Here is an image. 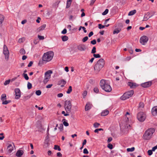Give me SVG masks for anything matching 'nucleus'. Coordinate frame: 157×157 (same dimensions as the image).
Masks as SVG:
<instances>
[{
    "instance_id": "obj_1",
    "label": "nucleus",
    "mask_w": 157,
    "mask_h": 157,
    "mask_svg": "<svg viewBox=\"0 0 157 157\" xmlns=\"http://www.w3.org/2000/svg\"><path fill=\"white\" fill-rule=\"evenodd\" d=\"M131 122L130 113L127 112L124 120L120 124L121 131L123 133H127L128 131L131 129Z\"/></svg>"
},
{
    "instance_id": "obj_2",
    "label": "nucleus",
    "mask_w": 157,
    "mask_h": 157,
    "mask_svg": "<svg viewBox=\"0 0 157 157\" xmlns=\"http://www.w3.org/2000/svg\"><path fill=\"white\" fill-rule=\"evenodd\" d=\"M105 64V61L103 59H100L96 63L94 66L95 73H98L103 67Z\"/></svg>"
},
{
    "instance_id": "obj_3",
    "label": "nucleus",
    "mask_w": 157,
    "mask_h": 157,
    "mask_svg": "<svg viewBox=\"0 0 157 157\" xmlns=\"http://www.w3.org/2000/svg\"><path fill=\"white\" fill-rule=\"evenodd\" d=\"M100 86L102 89L107 92H110L112 90L109 82L104 79H102L100 81Z\"/></svg>"
},
{
    "instance_id": "obj_4",
    "label": "nucleus",
    "mask_w": 157,
    "mask_h": 157,
    "mask_svg": "<svg viewBox=\"0 0 157 157\" xmlns=\"http://www.w3.org/2000/svg\"><path fill=\"white\" fill-rule=\"evenodd\" d=\"M54 53L52 51H49L44 53L42 56L43 61L48 62L50 61L53 58Z\"/></svg>"
},
{
    "instance_id": "obj_5",
    "label": "nucleus",
    "mask_w": 157,
    "mask_h": 157,
    "mask_svg": "<svg viewBox=\"0 0 157 157\" xmlns=\"http://www.w3.org/2000/svg\"><path fill=\"white\" fill-rule=\"evenodd\" d=\"M155 129L153 128L148 129L145 132L144 134V137H151L154 136Z\"/></svg>"
},
{
    "instance_id": "obj_6",
    "label": "nucleus",
    "mask_w": 157,
    "mask_h": 157,
    "mask_svg": "<svg viewBox=\"0 0 157 157\" xmlns=\"http://www.w3.org/2000/svg\"><path fill=\"white\" fill-rule=\"evenodd\" d=\"M134 93V92L133 90L126 92L121 97V99L122 100H124L129 98L133 95Z\"/></svg>"
},
{
    "instance_id": "obj_7",
    "label": "nucleus",
    "mask_w": 157,
    "mask_h": 157,
    "mask_svg": "<svg viewBox=\"0 0 157 157\" xmlns=\"http://www.w3.org/2000/svg\"><path fill=\"white\" fill-rule=\"evenodd\" d=\"M146 116L145 113L143 112H140L137 115V118L140 122H143L146 119Z\"/></svg>"
},
{
    "instance_id": "obj_8",
    "label": "nucleus",
    "mask_w": 157,
    "mask_h": 157,
    "mask_svg": "<svg viewBox=\"0 0 157 157\" xmlns=\"http://www.w3.org/2000/svg\"><path fill=\"white\" fill-rule=\"evenodd\" d=\"M52 73V71L50 70H49L45 73V77L43 81V82L44 84H46L48 81L51 78V75L50 74Z\"/></svg>"
},
{
    "instance_id": "obj_9",
    "label": "nucleus",
    "mask_w": 157,
    "mask_h": 157,
    "mask_svg": "<svg viewBox=\"0 0 157 157\" xmlns=\"http://www.w3.org/2000/svg\"><path fill=\"white\" fill-rule=\"evenodd\" d=\"M72 105L71 101H66L65 102L64 107L67 113L71 112Z\"/></svg>"
},
{
    "instance_id": "obj_10",
    "label": "nucleus",
    "mask_w": 157,
    "mask_h": 157,
    "mask_svg": "<svg viewBox=\"0 0 157 157\" xmlns=\"http://www.w3.org/2000/svg\"><path fill=\"white\" fill-rule=\"evenodd\" d=\"M3 53L5 55V58L6 60H8L9 56V52L6 45H4L3 48Z\"/></svg>"
},
{
    "instance_id": "obj_11",
    "label": "nucleus",
    "mask_w": 157,
    "mask_h": 157,
    "mask_svg": "<svg viewBox=\"0 0 157 157\" xmlns=\"http://www.w3.org/2000/svg\"><path fill=\"white\" fill-rule=\"evenodd\" d=\"M87 48L86 45L83 44H80L77 46L78 50L81 52L85 51Z\"/></svg>"
},
{
    "instance_id": "obj_12",
    "label": "nucleus",
    "mask_w": 157,
    "mask_h": 157,
    "mask_svg": "<svg viewBox=\"0 0 157 157\" xmlns=\"http://www.w3.org/2000/svg\"><path fill=\"white\" fill-rule=\"evenodd\" d=\"M148 38L146 36H142L140 39V42L142 44L144 45L148 41Z\"/></svg>"
},
{
    "instance_id": "obj_13",
    "label": "nucleus",
    "mask_w": 157,
    "mask_h": 157,
    "mask_svg": "<svg viewBox=\"0 0 157 157\" xmlns=\"http://www.w3.org/2000/svg\"><path fill=\"white\" fill-rule=\"evenodd\" d=\"M14 92L15 94V98L19 99L21 97V92L19 88H17L14 90Z\"/></svg>"
},
{
    "instance_id": "obj_14",
    "label": "nucleus",
    "mask_w": 157,
    "mask_h": 157,
    "mask_svg": "<svg viewBox=\"0 0 157 157\" xmlns=\"http://www.w3.org/2000/svg\"><path fill=\"white\" fill-rule=\"evenodd\" d=\"M15 146L14 144L12 143V144H10L7 147V149L9 153H10L15 149Z\"/></svg>"
},
{
    "instance_id": "obj_15",
    "label": "nucleus",
    "mask_w": 157,
    "mask_h": 157,
    "mask_svg": "<svg viewBox=\"0 0 157 157\" xmlns=\"http://www.w3.org/2000/svg\"><path fill=\"white\" fill-rule=\"evenodd\" d=\"M151 82H147L144 83H143L141 84V86L144 87H148L151 86Z\"/></svg>"
},
{
    "instance_id": "obj_16",
    "label": "nucleus",
    "mask_w": 157,
    "mask_h": 157,
    "mask_svg": "<svg viewBox=\"0 0 157 157\" xmlns=\"http://www.w3.org/2000/svg\"><path fill=\"white\" fill-rule=\"evenodd\" d=\"M128 85L131 88H134L138 86V85L136 83L129 82L128 83Z\"/></svg>"
},
{
    "instance_id": "obj_17",
    "label": "nucleus",
    "mask_w": 157,
    "mask_h": 157,
    "mask_svg": "<svg viewBox=\"0 0 157 157\" xmlns=\"http://www.w3.org/2000/svg\"><path fill=\"white\" fill-rule=\"evenodd\" d=\"M151 113L154 116L157 115V106L154 107L151 109Z\"/></svg>"
},
{
    "instance_id": "obj_18",
    "label": "nucleus",
    "mask_w": 157,
    "mask_h": 157,
    "mask_svg": "<svg viewBox=\"0 0 157 157\" xmlns=\"http://www.w3.org/2000/svg\"><path fill=\"white\" fill-rule=\"evenodd\" d=\"M66 81L62 79L58 82V85H60L61 87H63L64 86V85L66 84Z\"/></svg>"
},
{
    "instance_id": "obj_19",
    "label": "nucleus",
    "mask_w": 157,
    "mask_h": 157,
    "mask_svg": "<svg viewBox=\"0 0 157 157\" xmlns=\"http://www.w3.org/2000/svg\"><path fill=\"white\" fill-rule=\"evenodd\" d=\"M50 141L49 138H46L44 140V146L46 147H48L50 145Z\"/></svg>"
},
{
    "instance_id": "obj_20",
    "label": "nucleus",
    "mask_w": 157,
    "mask_h": 157,
    "mask_svg": "<svg viewBox=\"0 0 157 157\" xmlns=\"http://www.w3.org/2000/svg\"><path fill=\"white\" fill-rule=\"evenodd\" d=\"M91 107V104L89 102H88L85 107V110L88 111L90 109Z\"/></svg>"
},
{
    "instance_id": "obj_21",
    "label": "nucleus",
    "mask_w": 157,
    "mask_h": 157,
    "mask_svg": "<svg viewBox=\"0 0 157 157\" xmlns=\"http://www.w3.org/2000/svg\"><path fill=\"white\" fill-rule=\"evenodd\" d=\"M109 113V111L108 110H105L103 111L101 113V115L102 116H107Z\"/></svg>"
},
{
    "instance_id": "obj_22",
    "label": "nucleus",
    "mask_w": 157,
    "mask_h": 157,
    "mask_svg": "<svg viewBox=\"0 0 157 157\" xmlns=\"http://www.w3.org/2000/svg\"><path fill=\"white\" fill-rule=\"evenodd\" d=\"M23 153V151L19 150L17 151L16 153V155L18 157H20L22 155Z\"/></svg>"
},
{
    "instance_id": "obj_23",
    "label": "nucleus",
    "mask_w": 157,
    "mask_h": 157,
    "mask_svg": "<svg viewBox=\"0 0 157 157\" xmlns=\"http://www.w3.org/2000/svg\"><path fill=\"white\" fill-rule=\"evenodd\" d=\"M46 27V25L43 24L37 29V31L39 32L41 30H43Z\"/></svg>"
},
{
    "instance_id": "obj_24",
    "label": "nucleus",
    "mask_w": 157,
    "mask_h": 157,
    "mask_svg": "<svg viewBox=\"0 0 157 157\" xmlns=\"http://www.w3.org/2000/svg\"><path fill=\"white\" fill-rule=\"evenodd\" d=\"M4 19V16L1 14H0V27L2 26V24Z\"/></svg>"
},
{
    "instance_id": "obj_25",
    "label": "nucleus",
    "mask_w": 157,
    "mask_h": 157,
    "mask_svg": "<svg viewBox=\"0 0 157 157\" xmlns=\"http://www.w3.org/2000/svg\"><path fill=\"white\" fill-rule=\"evenodd\" d=\"M1 99L2 101H3L4 100L6 99V96L5 94H3L1 96Z\"/></svg>"
},
{
    "instance_id": "obj_26",
    "label": "nucleus",
    "mask_w": 157,
    "mask_h": 157,
    "mask_svg": "<svg viewBox=\"0 0 157 157\" xmlns=\"http://www.w3.org/2000/svg\"><path fill=\"white\" fill-rule=\"evenodd\" d=\"M136 10H133L130 11L128 14V15L132 16L134 15L136 13Z\"/></svg>"
},
{
    "instance_id": "obj_27",
    "label": "nucleus",
    "mask_w": 157,
    "mask_h": 157,
    "mask_svg": "<svg viewBox=\"0 0 157 157\" xmlns=\"http://www.w3.org/2000/svg\"><path fill=\"white\" fill-rule=\"evenodd\" d=\"M121 31V29H116L113 32V34H118Z\"/></svg>"
},
{
    "instance_id": "obj_28",
    "label": "nucleus",
    "mask_w": 157,
    "mask_h": 157,
    "mask_svg": "<svg viewBox=\"0 0 157 157\" xmlns=\"http://www.w3.org/2000/svg\"><path fill=\"white\" fill-rule=\"evenodd\" d=\"M62 41H65L68 39V37L66 36H64L62 37Z\"/></svg>"
},
{
    "instance_id": "obj_29",
    "label": "nucleus",
    "mask_w": 157,
    "mask_h": 157,
    "mask_svg": "<svg viewBox=\"0 0 157 157\" xmlns=\"http://www.w3.org/2000/svg\"><path fill=\"white\" fill-rule=\"evenodd\" d=\"M72 87L71 86H70L69 87V88H68V89L67 91V94H69L71 93V92H72Z\"/></svg>"
},
{
    "instance_id": "obj_30",
    "label": "nucleus",
    "mask_w": 157,
    "mask_h": 157,
    "mask_svg": "<svg viewBox=\"0 0 157 157\" xmlns=\"http://www.w3.org/2000/svg\"><path fill=\"white\" fill-rule=\"evenodd\" d=\"M21 55H24L25 54V52L24 48H21L19 51Z\"/></svg>"
},
{
    "instance_id": "obj_31",
    "label": "nucleus",
    "mask_w": 157,
    "mask_h": 157,
    "mask_svg": "<svg viewBox=\"0 0 157 157\" xmlns=\"http://www.w3.org/2000/svg\"><path fill=\"white\" fill-rule=\"evenodd\" d=\"M22 76L26 80H27L29 79V78L27 74L25 73H23L22 74Z\"/></svg>"
},
{
    "instance_id": "obj_32",
    "label": "nucleus",
    "mask_w": 157,
    "mask_h": 157,
    "mask_svg": "<svg viewBox=\"0 0 157 157\" xmlns=\"http://www.w3.org/2000/svg\"><path fill=\"white\" fill-rule=\"evenodd\" d=\"M25 38L23 37L21 38H20L18 40V42L20 43H22L25 41Z\"/></svg>"
},
{
    "instance_id": "obj_33",
    "label": "nucleus",
    "mask_w": 157,
    "mask_h": 157,
    "mask_svg": "<svg viewBox=\"0 0 157 157\" xmlns=\"http://www.w3.org/2000/svg\"><path fill=\"white\" fill-rule=\"evenodd\" d=\"M135 150L134 147H132L131 148H128L127 149V151L128 152H132L133 151Z\"/></svg>"
},
{
    "instance_id": "obj_34",
    "label": "nucleus",
    "mask_w": 157,
    "mask_h": 157,
    "mask_svg": "<svg viewBox=\"0 0 157 157\" xmlns=\"http://www.w3.org/2000/svg\"><path fill=\"white\" fill-rule=\"evenodd\" d=\"M54 149L55 150H57L58 151H61V148H60V147L57 145H55L54 146Z\"/></svg>"
},
{
    "instance_id": "obj_35",
    "label": "nucleus",
    "mask_w": 157,
    "mask_h": 157,
    "mask_svg": "<svg viewBox=\"0 0 157 157\" xmlns=\"http://www.w3.org/2000/svg\"><path fill=\"white\" fill-rule=\"evenodd\" d=\"M27 88L28 89H30L32 88V84L29 82L27 83Z\"/></svg>"
},
{
    "instance_id": "obj_36",
    "label": "nucleus",
    "mask_w": 157,
    "mask_h": 157,
    "mask_svg": "<svg viewBox=\"0 0 157 157\" xmlns=\"http://www.w3.org/2000/svg\"><path fill=\"white\" fill-rule=\"evenodd\" d=\"M150 17H149L148 16V15H144L143 21H147L149 18Z\"/></svg>"
},
{
    "instance_id": "obj_37",
    "label": "nucleus",
    "mask_w": 157,
    "mask_h": 157,
    "mask_svg": "<svg viewBox=\"0 0 157 157\" xmlns=\"http://www.w3.org/2000/svg\"><path fill=\"white\" fill-rule=\"evenodd\" d=\"M96 48L95 47H93L92 50V51H91V53L92 54H94L95 53H96Z\"/></svg>"
},
{
    "instance_id": "obj_38",
    "label": "nucleus",
    "mask_w": 157,
    "mask_h": 157,
    "mask_svg": "<svg viewBox=\"0 0 157 157\" xmlns=\"http://www.w3.org/2000/svg\"><path fill=\"white\" fill-rule=\"evenodd\" d=\"M144 104L143 102H140L139 104V108H142L144 107Z\"/></svg>"
},
{
    "instance_id": "obj_39",
    "label": "nucleus",
    "mask_w": 157,
    "mask_h": 157,
    "mask_svg": "<svg viewBox=\"0 0 157 157\" xmlns=\"http://www.w3.org/2000/svg\"><path fill=\"white\" fill-rule=\"evenodd\" d=\"M100 125V124L99 123H98L97 122L94 123L93 125L94 127H95V128H97Z\"/></svg>"
},
{
    "instance_id": "obj_40",
    "label": "nucleus",
    "mask_w": 157,
    "mask_h": 157,
    "mask_svg": "<svg viewBox=\"0 0 157 157\" xmlns=\"http://www.w3.org/2000/svg\"><path fill=\"white\" fill-rule=\"evenodd\" d=\"M41 92L40 90H37L36 92V95L38 96H39L41 95Z\"/></svg>"
},
{
    "instance_id": "obj_41",
    "label": "nucleus",
    "mask_w": 157,
    "mask_h": 157,
    "mask_svg": "<svg viewBox=\"0 0 157 157\" xmlns=\"http://www.w3.org/2000/svg\"><path fill=\"white\" fill-rule=\"evenodd\" d=\"M3 102L2 103V104L3 105H6L9 103L10 102V101H7L5 100V101H2Z\"/></svg>"
},
{
    "instance_id": "obj_42",
    "label": "nucleus",
    "mask_w": 157,
    "mask_h": 157,
    "mask_svg": "<svg viewBox=\"0 0 157 157\" xmlns=\"http://www.w3.org/2000/svg\"><path fill=\"white\" fill-rule=\"evenodd\" d=\"M93 56L95 58H100L101 57L100 55L99 54H93Z\"/></svg>"
},
{
    "instance_id": "obj_43",
    "label": "nucleus",
    "mask_w": 157,
    "mask_h": 157,
    "mask_svg": "<svg viewBox=\"0 0 157 157\" xmlns=\"http://www.w3.org/2000/svg\"><path fill=\"white\" fill-rule=\"evenodd\" d=\"M32 95V94H30L26 96H25V99L26 100H28L31 98V97Z\"/></svg>"
},
{
    "instance_id": "obj_44",
    "label": "nucleus",
    "mask_w": 157,
    "mask_h": 157,
    "mask_svg": "<svg viewBox=\"0 0 157 157\" xmlns=\"http://www.w3.org/2000/svg\"><path fill=\"white\" fill-rule=\"evenodd\" d=\"M109 10L108 9H106L105 11L102 13V15H106L108 12Z\"/></svg>"
},
{
    "instance_id": "obj_45",
    "label": "nucleus",
    "mask_w": 157,
    "mask_h": 157,
    "mask_svg": "<svg viewBox=\"0 0 157 157\" xmlns=\"http://www.w3.org/2000/svg\"><path fill=\"white\" fill-rule=\"evenodd\" d=\"M88 38L87 36H85L83 38L82 40L83 42H85L88 39Z\"/></svg>"
},
{
    "instance_id": "obj_46",
    "label": "nucleus",
    "mask_w": 157,
    "mask_h": 157,
    "mask_svg": "<svg viewBox=\"0 0 157 157\" xmlns=\"http://www.w3.org/2000/svg\"><path fill=\"white\" fill-rule=\"evenodd\" d=\"M10 80H11L10 79H9V80H6L5 81V82H4V85H6L7 84H9L10 81Z\"/></svg>"
},
{
    "instance_id": "obj_47",
    "label": "nucleus",
    "mask_w": 157,
    "mask_h": 157,
    "mask_svg": "<svg viewBox=\"0 0 157 157\" xmlns=\"http://www.w3.org/2000/svg\"><path fill=\"white\" fill-rule=\"evenodd\" d=\"M94 91L96 93H98L99 92V90L97 87H95L94 89Z\"/></svg>"
},
{
    "instance_id": "obj_48",
    "label": "nucleus",
    "mask_w": 157,
    "mask_h": 157,
    "mask_svg": "<svg viewBox=\"0 0 157 157\" xmlns=\"http://www.w3.org/2000/svg\"><path fill=\"white\" fill-rule=\"evenodd\" d=\"M38 37L40 40H43L44 39V36H40L38 35Z\"/></svg>"
},
{
    "instance_id": "obj_49",
    "label": "nucleus",
    "mask_w": 157,
    "mask_h": 157,
    "mask_svg": "<svg viewBox=\"0 0 157 157\" xmlns=\"http://www.w3.org/2000/svg\"><path fill=\"white\" fill-rule=\"evenodd\" d=\"M71 2H67L66 6V8H68L70 7L71 5Z\"/></svg>"
},
{
    "instance_id": "obj_50",
    "label": "nucleus",
    "mask_w": 157,
    "mask_h": 157,
    "mask_svg": "<svg viewBox=\"0 0 157 157\" xmlns=\"http://www.w3.org/2000/svg\"><path fill=\"white\" fill-rule=\"evenodd\" d=\"M153 151H152V150H148L147 151V153H148V155H152L153 153V152H152Z\"/></svg>"
},
{
    "instance_id": "obj_51",
    "label": "nucleus",
    "mask_w": 157,
    "mask_h": 157,
    "mask_svg": "<svg viewBox=\"0 0 157 157\" xmlns=\"http://www.w3.org/2000/svg\"><path fill=\"white\" fill-rule=\"evenodd\" d=\"M98 28L99 29H101L104 28L105 27V26L101 24H99L98 25Z\"/></svg>"
},
{
    "instance_id": "obj_52",
    "label": "nucleus",
    "mask_w": 157,
    "mask_h": 157,
    "mask_svg": "<svg viewBox=\"0 0 157 157\" xmlns=\"http://www.w3.org/2000/svg\"><path fill=\"white\" fill-rule=\"evenodd\" d=\"M103 130V129L102 128H98L95 130L94 132L95 133H98L99 131Z\"/></svg>"
},
{
    "instance_id": "obj_53",
    "label": "nucleus",
    "mask_w": 157,
    "mask_h": 157,
    "mask_svg": "<svg viewBox=\"0 0 157 157\" xmlns=\"http://www.w3.org/2000/svg\"><path fill=\"white\" fill-rule=\"evenodd\" d=\"M107 147L110 149H112L113 148V145L110 144H108Z\"/></svg>"
},
{
    "instance_id": "obj_54",
    "label": "nucleus",
    "mask_w": 157,
    "mask_h": 157,
    "mask_svg": "<svg viewBox=\"0 0 157 157\" xmlns=\"http://www.w3.org/2000/svg\"><path fill=\"white\" fill-rule=\"evenodd\" d=\"M83 152L84 154H88L89 153V152H88L87 149L86 148L84 149L83 150Z\"/></svg>"
},
{
    "instance_id": "obj_55",
    "label": "nucleus",
    "mask_w": 157,
    "mask_h": 157,
    "mask_svg": "<svg viewBox=\"0 0 157 157\" xmlns=\"http://www.w3.org/2000/svg\"><path fill=\"white\" fill-rule=\"evenodd\" d=\"M90 43L91 44H95L96 43V41L94 39L92 40V41H91Z\"/></svg>"
},
{
    "instance_id": "obj_56",
    "label": "nucleus",
    "mask_w": 157,
    "mask_h": 157,
    "mask_svg": "<svg viewBox=\"0 0 157 157\" xmlns=\"http://www.w3.org/2000/svg\"><path fill=\"white\" fill-rule=\"evenodd\" d=\"M67 32V29H64L62 31L61 33L63 34H65Z\"/></svg>"
},
{
    "instance_id": "obj_57",
    "label": "nucleus",
    "mask_w": 157,
    "mask_h": 157,
    "mask_svg": "<svg viewBox=\"0 0 157 157\" xmlns=\"http://www.w3.org/2000/svg\"><path fill=\"white\" fill-rule=\"evenodd\" d=\"M63 124L65 126H67L69 125L68 123L67 122L65 121H63Z\"/></svg>"
},
{
    "instance_id": "obj_58",
    "label": "nucleus",
    "mask_w": 157,
    "mask_h": 157,
    "mask_svg": "<svg viewBox=\"0 0 157 157\" xmlns=\"http://www.w3.org/2000/svg\"><path fill=\"white\" fill-rule=\"evenodd\" d=\"M74 16L72 15H71L69 16V20L71 21H73Z\"/></svg>"
},
{
    "instance_id": "obj_59",
    "label": "nucleus",
    "mask_w": 157,
    "mask_h": 157,
    "mask_svg": "<svg viewBox=\"0 0 157 157\" xmlns=\"http://www.w3.org/2000/svg\"><path fill=\"white\" fill-rule=\"evenodd\" d=\"M59 128L60 129V130H62L63 129V125L62 124H61L60 125V126L59 127Z\"/></svg>"
},
{
    "instance_id": "obj_60",
    "label": "nucleus",
    "mask_w": 157,
    "mask_h": 157,
    "mask_svg": "<svg viewBox=\"0 0 157 157\" xmlns=\"http://www.w3.org/2000/svg\"><path fill=\"white\" fill-rule=\"evenodd\" d=\"M52 86V84H49L47 85L46 87L47 88H50Z\"/></svg>"
},
{
    "instance_id": "obj_61",
    "label": "nucleus",
    "mask_w": 157,
    "mask_h": 157,
    "mask_svg": "<svg viewBox=\"0 0 157 157\" xmlns=\"http://www.w3.org/2000/svg\"><path fill=\"white\" fill-rule=\"evenodd\" d=\"M63 95V94L62 93H59L57 94V97L59 98L62 97Z\"/></svg>"
},
{
    "instance_id": "obj_62",
    "label": "nucleus",
    "mask_w": 157,
    "mask_h": 157,
    "mask_svg": "<svg viewBox=\"0 0 157 157\" xmlns=\"http://www.w3.org/2000/svg\"><path fill=\"white\" fill-rule=\"evenodd\" d=\"M157 149V145L156 146L153 147L152 150V151H155V150L156 149Z\"/></svg>"
},
{
    "instance_id": "obj_63",
    "label": "nucleus",
    "mask_w": 157,
    "mask_h": 157,
    "mask_svg": "<svg viewBox=\"0 0 157 157\" xmlns=\"http://www.w3.org/2000/svg\"><path fill=\"white\" fill-rule=\"evenodd\" d=\"M57 155L58 157H62V154L61 153L59 152H58L57 153Z\"/></svg>"
},
{
    "instance_id": "obj_64",
    "label": "nucleus",
    "mask_w": 157,
    "mask_h": 157,
    "mask_svg": "<svg viewBox=\"0 0 157 157\" xmlns=\"http://www.w3.org/2000/svg\"><path fill=\"white\" fill-rule=\"evenodd\" d=\"M94 33L93 32L91 31L90 33L89 34H88V36L89 37H90L91 36L93 35Z\"/></svg>"
}]
</instances>
